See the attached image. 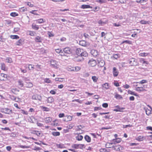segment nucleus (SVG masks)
<instances>
[{
	"instance_id": "nucleus-46",
	"label": "nucleus",
	"mask_w": 152,
	"mask_h": 152,
	"mask_svg": "<svg viewBox=\"0 0 152 152\" xmlns=\"http://www.w3.org/2000/svg\"><path fill=\"white\" fill-rule=\"evenodd\" d=\"M6 60L8 63H11L12 62V59L10 58H7L6 59Z\"/></svg>"
},
{
	"instance_id": "nucleus-62",
	"label": "nucleus",
	"mask_w": 152,
	"mask_h": 152,
	"mask_svg": "<svg viewBox=\"0 0 152 152\" xmlns=\"http://www.w3.org/2000/svg\"><path fill=\"white\" fill-rule=\"evenodd\" d=\"M116 140H115V139H113V140H111V141H110V142H111L112 143V144H115L116 143H116Z\"/></svg>"
},
{
	"instance_id": "nucleus-59",
	"label": "nucleus",
	"mask_w": 152,
	"mask_h": 152,
	"mask_svg": "<svg viewBox=\"0 0 152 152\" xmlns=\"http://www.w3.org/2000/svg\"><path fill=\"white\" fill-rule=\"evenodd\" d=\"M119 56L118 54H115L113 55V57L115 59H117L119 57Z\"/></svg>"
},
{
	"instance_id": "nucleus-10",
	"label": "nucleus",
	"mask_w": 152,
	"mask_h": 152,
	"mask_svg": "<svg viewBox=\"0 0 152 152\" xmlns=\"http://www.w3.org/2000/svg\"><path fill=\"white\" fill-rule=\"evenodd\" d=\"M113 148V149L116 151H120L123 149V148L120 145L114 146Z\"/></svg>"
},
{
	"instance_id": "nucleus-32",
	"label": "nucleus",
	"mask_w": 152,
	"mask_h": 152,
	"mask_svg": "<svg viewBox=\"0 0 152 152\" xmlns=\"http://www.w3.org/2000/svg\"><path fill=\"white\" fill-rule=\"evenodd\" d=\"M149 54L150 53H140L139 55L140 56L145 57Z\"/></svg>"
},
{
	"instance_id": "nucleus-7",
	"label": "nucleus",
	"mask_w": 152,
	"mask_h": 152,
	"mask_svg": "<svg viewBox=\"0 0 152 152\" xmlns=\"http://www.w3.org/2000/svg\"><path fill=\"white\" fill-rule=\"evenodd\" d=\"M1 111L2 113L7 114H10L12 113V110L7 108L1 109Z\"/></svg>"
},
{
	"instance_id": "nucleus-57",
	"label": "nucleus",
	"mask_w": 152,
	"mask_h": 152,
	"mask_svg": "<svg viewBox=\"0 0 152 152\" xmlns=\"http://www.w3.org/2000/svg\"><path fill=\"white\" fill-rule=\"evenodd\" d=\"M139 86H140L139 87L140 88H142V89L143 88H147V85H144L141 86H140V85Z\"/></svg>"
},
{
	"instance_id": "nucleus-18",
	"label": "nucleus",
	"mask_w": 152,
	"mask_h": 152,
	"mask_svg": "<svg viewBox=\"0 0 152 152\" xmlns=\"http://www.w3.org/2000/svg\"><path fill=\"white\" fill-rule=\"evenodd\" d=\"M114 145H113L112 142H107L106 144V147L107 148H113V147Z\"/></svg>"
},
{
	"instance_id": "nucleus-5",
	"label": "nucleus",
	"mask_w": 152,
	"mask_h": 152,
	"mask_svg": "<svg viewBox=\"0 0 152 152\" xmlns=\"http://www.w3.org/2000/svg\"><path fill=\"white\" fill-rule=\"evenodd\" d=\"M72 148L76 149H83L84 148H85L84 145L81 144H74L72 145Z\"/></svg>"
},
{
	"instance_id": "nucleus-31",
	"label": "nucleus",
	"mask_w": 152,
	"mask_h": 152,
	"mask_svg": "<svg viewBox=\"0 0 152 152\" xmlns=\"http://www.w3.org/2000/svg\"><path fill=\"white\" fill-rule=\"evenodd\" d=\"M41 109L42 110H43L44 111L48 112L50 110L49 108L45 107L43 106H41Z\"/></svg>"
},
{
	"instance_id": "nucleus-48",
	"label": "nucleus",
	"mask_w": 152,
	"mask_h": 152,
	"mask_svg": "<svg viewBox=\"0 0 152 152\" xmlns=\"http://www.w3.org/2000/svg\"><path fill=\"white\" fill-rule=\"evenodd\" d=\"M92 79L93 80V81L94 82H97L98 80V78H96V77L95 76H93L92 77Z\"/></svg>"
},
{
	"instance_id": "nucleus-21",
	"label": "nucleus",
	"mask_w": 152,
	"mask_h": 152,
	"mask_svg": "<svg viewBox=\"0 0 152 152\" xmlns=\"http://www.w3.org/2000/svg\"><path fill=\"white\" fill-rule=\"evenodd\" d=\"M23 42V39H20L15 44L16 45H22Z\"/></svg>"
},
{
	"instance_id": "nucleus-55",
	"label": "nucleus",
	"mask_w": 152,
	"mask_h": 152,
	"mask_svg": "<svg viewBox=\"0 0 152 152\" xmlns=\"http://www.w3.org/2000/svg\"><path fill=\"white\" fill-rule=\"evenodd\" d=\"M73 67L69 66L67 68V70L69 71H73Z\"/></svg>"
},
{
	"instance_id": "nucleus-47",
	"label": "nucleus",
	"mask_w": 152,
	"mask_h": 152,
	"mask_svg": "<svg viewBox=\"0 0 152 152\" xmlns=\"http://www.w3.org/2000/svg\"><path fill=\"white\" fill-rule=\"evenodd\" d=\"M132 42L131 41H130L129 40H124V41H123V42H122L123 43H126L130 44H131Z\"/></svg>"
},
{
	"instance_id": "nucleus-44",
	"label": "nucleus",
	"mask_w": 152,
	"mask_h": 152,
	"mask_svg": "<svg viewBox=\"0 0 152 152\" xmlns=\"http://www.w3.org/2000/svg\"><path fill=\"white\" fill-rule=\"evenodd\" d=\"M115 18L116 19H119L120 20H121L123 18V17L122 16L118 15H115Z\"/></svg>"
},
{
	"instance_id": "nucleus-42",
	"label": "nucleus",
	"mask_w": 152,
	"mask_h": 152,
	"mask_svg": "<svg viewBox=\"0 0 152 152\" xmlns=\"http://www.w3.org/2000/svg\"><path fill=\"white\" fill-rule=\"evenodd\" d=\"M36 33L34 31H29V35L32 36H34Z\"/></svg>"
},
{
	"instance_id": "nucleus-38",
	"label": "nucleus",
	"mask_w": 152,
	"mask_h": 152,
	"mask_svg": "<svg viewBox=\"0 0 152 152\" xmlns=\"http://www.w3.org/2000/svg\"><path fill=\"white\" fill-rule=\"evenodd\" d=\"M32 149V150L35 151H40L41 148L38 147L34 146V148H32V146L30 147Z\"/></svg>"
},
{
	"instance_id": "nucleus-20",
	"label": "nucleus",
	"mask_w": 152,
	"mask_h": 152,
	"mask_svg": "<svg viewBox=\"0 0 152 152\" xmlns=\"http://www.w3.org/2000/svg\"><path fill=\"white\" fill-rule=\"evenodd\" d=\"M9 97L12 100L15 101L16 102H18L19 100L18 98L15 97L13 96L10 95Z\"/></svg>"
},
{
	"instance_id": "nucleus-29",
	"label": "nucleus",
	"mask_w": 152,
	"mask_h": 152,
	"mask_svg": "<svg viewBox=\"0 0 152 152\" xmlns=\"http://www.w3.org/2000/svg\"><path fill=\"white\" fill-rule=\"evenodd\" d=\"M115 107L117 109H115L114 110V111L116 112L121 111V110H123L124 109V108L120 107L118 106H116Z\"/></svg>"
},
{
	"instance_id": "nucleus-6",
	"label": "nucleus",
	"mask_w": 152,
	"mask_h": 152,
	"mask_svg": "<svg viewBox=\"0 0 152 152\" xmlns=\"http://www.w3.org/2000/svg\"><path fill=\"white\" fill-rule=\"evenodd\" d=\"M63 51L66 55L71 54L72 50L70 48L66 47L64 48Z\"/></svg>"
},
{
	"instance_id": "nucleus-41",
	"label": "nucleus",
	"mask_w": 152,
	"mask_h": 152,
	"mask_svg": "<svg viewBox=\"0 0 152 152\" xmlns=\"http://www.w3.org/2000/svg\"><path fill=\"white\" fill-rule=\"evenodd\" d=\"M76 138L78 140H81L83 139V136L81 135H78L76 137Z\"/></svg>"
},
{
	"instance_id": "nucleus-52",
	"label": "nucleus",
	"mask_w": 152,
	"mask_h": 152,
	"mask_svg": "<svg viewBox=\"0 0 152 152\" xmlns=\"http://www.w3.org/2000/svg\"><path fill=\"white\" fill-rule=\"evenodd\" d=\"M37 11V10H32L31 11H30V12L32 14H33L34 15H37L38 14L36 13V12Z\"/></svg>"
},
{
	"instance_id": "nucleus-54",
	"label": "nucleus",
	"mask_w": 152,
	"mask_h": 152,
	"mask_svg": "<svg viewBox=\"0 0 152 152\" xmlns=\"http://www.w3.org/2000/svg\"><path fill=\"white\" fill-rule=\"evenodd\" d=\"M99 64L101 66H104V63L103 60H102L100 62H99Z\"/></svg>"
},
{
	"instance_id": "nucleus-36",
	"label": "nucleus",
	"mask_w": 152,
	"mask_h": 152,
	"mask_svg": "<svg viewBox=\"0 0 152 152\" xmlns=\"http://www.w3.org/2000/svg\"><path fill=\"white\" fill-rule=\"evenodd\" d=\"M44 81L45 83H51V81L49 78H45L44 79Z\"/></svg>"
},
{
	"instance_id": "nucleus-56",
	"label": "nucleus",
	"mask_w": 152,
	"mask_h": 152,
	"mask_svg": "<svg viewBox=\"0 0 152 152\" xmlns=\"http://www.w3.org/2000/svg\"><path fill=\"white\" fill-rule=\"evenodd\" d=\"M67 119V121H71L72 120V117L70 115H67L66 116Z\"/></svg>"
},
{
	"instance_id": "nucleus-19",
	"label": "nucleus",
	"mask_w": 152,
	"mask_h": 152,
	"mask_svg": "<svg viewBox=\"0 0 152 152\" xmlns=\"http://www.w3.org/2000/svg\"><path fill=\"white\" fill-rule=\"evenodd\" d=\"M54 101V99L52 97H49L47 100V102L49 103H52Z\"/></svg>"
},
{
	"instance_id": "nucleus-12",
	"label": "nucleus",
	"mask_w": 152,
	"mask_h": 152,
	"mask_svg": "<svg viewBox=\"0 0 152 152\" xmlns=\"http://www.w3.org/2000/svg\"><path fill=\"white\" fill-rule=\"evenodd\" d=\"M90 53L94 57H96L98 55L97 51L96 50H92L91 51Z\"/></svg>"
},
{
	"instance_id": "nucleus-2",
	"label": "nucleus",
	"mask_w": 152,
	"mask_h": 152,
	"mask_svg": "<svg viewBox=\"0 0 152 152\" xmlns=\"http://www.w3.org/2000/svg\"><path fill=\"white\" fill-rule=\"evenodd\" d=\"M32 99L35 100L37 102L38 104H40L41 103L42 97L40 95L34 94L32 96Z\"/></svg>"
},
{
	"instance_id": "nucleus-27",
	"label": "nucleus",
	"mask_w": 152,
	"mask_h": 152,
	"mask_svg": "<svg viewBox=\"0 0 152 152\" xmlns=\"http://www.w3.org/2000/svg\"><path fill=\"white\" fill-rule=\"evenodd\" d=\"M139 61L140 63L142 64H147L148 62L145 60L143 58H140L139 59Z\"/></svg>"
},
{
	"instance_id": "nucleus-40",
	"label": "nucleus",
	"mask_w": 152,
	"mask_h": 152,
	"mask_svg": "<svg viewBox=\"0 0 152 152\" xmlns=\"http://www.w3.org/2000/svg\"><path fill=\"white\" fill-rule=\"evenodd\" d=\"M73 71L77 72L80 69V68L79 66H76L75 67H73Z\"/></svg>"
},
{
	"instance_id": "nucleus-33",
	"label": "nucleus",
	"mask_w": 152,
	"mask_h": 152,
	"mask_svg": "<svg viewBox=\"0 0 152 152\" xmlns=\"http://www.w3.org/2000/svg\"><path fill=\"white\" fill-rule=\"evenodd\" d=\"M144 138L143 136H140L137 137L136 140L139 141H142L143 140Z\"/></svg>"
},
{
	"instance_id": "nucleus-51",
	"label": "nucleus",
	"mask_w": 152,
	"mask_h": 152,
	"mask_svg": "<svg viewBox=\"0 0 152 152\" xmlns=\"http://www.w3.org/2000/svg\"><path fill=\"white\" fill-rule=\"evenodd\" d=\"M27 10V8L25 7H22L20 9V11L21 12H24Z\"/></svg>"
},
{
	"instance_id": "nucleus-49",
	"label": "nucleus",
	"mask_w": 152,
	"mask_h": 152,
	"mask_svg": "<svg viewBox=\"0 0 152 152\" xmlns=\"http://www.w3.org/2000/svg\"><path fill=\"white\" fill-rule=\"evenodd\" d=\"M96 1L97 2H98L100 4L104 3L105 2V0H96Z\"/></svg>"
},
{
	"instance_id": "nucleus-45",
	"label": "nucleus",
	"mask_w": 152,
	"mask_h": 152,
	"mask_svg": "<svg viewBox=\"0 0 152 152\" xmlns=\"http://www.w3.org/2000/svg\"><path fill=\"white\" fill-rule=\"evenodd\" d=\"M102 87L105 88L106 89H108L109 88L108 84L105 83L102 85Z\"/></svg>"
},
{
	"instance_id": "nucleus-8",
	"label": "nucleus",
	"mask_w": 152,
	"mask_h": 152,
	"mask_svg": "<svg viewBox=\"0 0 152 152\" xmlns=\"http://www.w3.org/2000/svg\"><path fill=\"white\" fill-rule=\"evenodd\" d=\"M89 65L92 67L95 66L96 64V62L95 60L91 59H90L88 62Z\"/></svg>"
},
{
	"instance_id": "nucleus-14",
	"label": "nucleus",
	"mask_w": 152,
	"mask_h": 152,
	"mask_svg": "<svg viewBox=\"0 0 152 152\" xmlns=\"http://www.w3.org/2000/svg\"><path fill=\"white\" fill-rule=\"evenodd\" d=\"M34 40L36 42H41L43 39L40 37L38 36L35 38Z\"/></svg>"
},
{
	"instance_id": "nucleus-22",
	"label": "nucleus",
	"mask_w": 152,
	"mask_h": 152,
	"mask_svg": "<svg viewBox=\"0 0 152 152\" xmlns=\"http://www.w3.org/2000/svg\"><path fill=\"white\" fill-rule=\"evenodd\" d=\"M115 97L117 99H123L122 97L120 95H119L117 93H115L114 95Z\"/></svg>"
},
{
	"instance_id": "nucleus-16",
	"label": "nucleus",
	"mask_w": 152,
	"mask_h": 152,
	"mask_svg": "<svg viewBox=\"0 0 152 152\" xmlns=\"http://www.w3.org/2000/svg\"><path fill=\"white\" fill-rule=\"evenodd\" d=\"M52 120V118L51 117H46L45 119V122L47 124L50 123Z\"/></svg>"
},
{
	"instance_id": "nucleus-4",
	"label": "nucleus",
	"mask_w": 152,
	"mask_h": 152,
	"mask_svg": "<svg viewBox=\"0 0 152 152\" xmlns=\"http://www.w3.org/2000/svg\"><path fill=\"white\" fill-rule=\"evenodd\" d=\"M29 121L32 123H37V125L39 127H42L43 126V124H42L37 122V120L35 119V118L33 117H31L30 118V119H29Z\"/></svg>"
},
{
	"instance_id": "nucleus-30",
	"label": "nucleus",
	"mask_w": 152,
	"mask_h": 152,
	"mask_svg": "<svg viewBox=\"0 0 152 152\" xmlns=\"http://www.w3.org/2000/svg\"><path fill=\"white\" fill-rule=\"evenodd\" d=\"M36 21L39 24L43 23L45 22L43 18H40L36 20Z\"/></svg>"
},
{
	"instance_id": "nucleus-50",
	"label": "nucleus",
	"mask_w": 152,
	"mask_h": 152,
	"mask_svg": "<svg viewBox=\"0 0 152 152\" xmlns=\"http://www.w3.org/2000/svg\"><path fill=\"white\" fill-rule=\"evenodd\" d=\"M57 146L58 148H64V145L60 144H58L57 145Z\"/></svg>"
},
{
	"instance_id": "nucleus-35",
	"label": "nucleus",
	"mask_w": 152,
	"mask_h": 152,
	"mask_svg": "<svg viewBox=\"0 0 152 152\" xmlns=\"http://www.w3.org/2000/svg\"><path fill=\"white\" fill-rule=\"evenodd\" d=\"M128 93L129 94H130L131 95H134L135 96H137V94L134 92L130 90H129L128 91Z\"/></svg>"
},
{
	"instance_id": "nucleus-34",
	"label": "nucleus",
	"mask_w": 152,
	"mask_h": 152,
	"mask_svg": "<svg viewBox=\"0 0 152 152\" xmlns=\"http://www.w3.org/2000/svg\"><path fill=\"white\" fill-rule=\"evenodd\" d=\"M52 134L54 136H59L60 135V133L59 132H52Z\"/></svg>"
},
{
	"instance_id": "nucleus-53",
	"label": "nucleus",
	"mask_w": 152,
	"mask_h": 152,
	"mask_svg": "<svg viewBox=\"0 0 152 152\" xmlns=\"http://www.w3.org/2000/svg\"><path fill=\"white\" fill-rule=\"evenodd\" d=\"M10 15L12 17H15L18 15V14L16 12H12L10 13Z\"/></svg>"
},
{
	"instance_id": "nucleus-17",
	"label": "nucleus",
	"mask_w": 152,
	"mask_h": 152,
	"mask_svg": "<svg viewBox=\"0 0 152 152\" xmlns=\"http://www.w3.org/2000/svg\"><path fill=\"white\" fill-rule=\"evenodd\" d=\"M79 44L83 46H86L87 45L86 42L84 40H81L79 42Z\"/></svg>"
},
{
	"instance_id": "nucleus-9",
	"label": "nucleus",
	"mask_w": 152,
	"mask_h": 152,
	"mask_svg": "<svg viewBox=\"0 0 152 152\" xmlns=\"http://www.w3.org/2000/svg\"><path fill=\"white\" fill-rule=\"evenodd\" d=\"M113 75L114 77H117L119 73L118 69L115 67H114L113 68Z\"/></svg>"
},
{
	"instance_id": "nucleus-23",
	"label": "nucleus",
	"mask_w": 152,
	"mask_h": 152,
	"mask_svg": "<svg viewBox=\"0 0 152 152\" xmlns=\"http://www.w3.org/2000/svg\"><path fill=\"white\" fill-rule=\"evenodd\" d=\"M148 82L147 80H143L139 82H134V83H138L139 84H142L144 83H147Z\"/></svg>"
},
{
	"instance_id": "nucleus-60",
	"label": "nucleus",
	"mask_w": 152,
	"mask_h": 152,
	"mask_svg": "<svg viewBox=\"0 0 152 152\" xmlns=\"http://www.w3.org/2000/svg\"><path fill=\"white\" fill-rule=\"evenodd\" d=\"M48 34L49 37H53L54 36V35L50 32H48Z\"/></svg>"
},
{
	"instance_id": "nucleus-26",
	"label": "nucleus",
	"mask_w": 152,
	"mask_h": 152,
	"mask_svg": "<svg viewBox=\"0 0 152 152\" xmlns=\"http://www.w3.org/2000/svg\"><path fill=\"white\" fill-rule=\"evenodd\" d=\"M140 88L139 87H137L135 88V90L138 92H144L145 91H146V90L145 89H140Z\"/></svg>"
},
{
	"instance_id": "nucleus-3",
	"label": "nucleus",
	"mask_w": 152,
	"mask_h": 152,
	"mask_svg": "<svg viewBox=\"0 0 152 152\" xmlns=\"http://www.w3.org/2000/svg\"><path fill=\"white\" fill-rule=\"evenodd\" d=\"M128 61L129 64L132 66H136L138 64L137 60L133 58L129 59Z\"/></svg>"
},
{
	"instance_id": "nucleus-28",
	"label": "nucleus",
	"mask_w": 152,
	"mask_h": 152,
	"mask_svg": "<svg viewBox=\"0 0 152 152\" xmlns=\"http://www.w3.org/2000/svg\"><path fill=\"white\" fill-rule=\"evenodd\" d=\"M84 138L86 141L88 142H89L91 141V137L87 135H86L84 137Z\"/></svg>"
},
{
	"instance_id": "nucleus-61",
	"label": "nucleus",
	"mask_w": 152,
	"mask_h": 152,
	"mask_svg": "<svg viewBox=\"0 0 152 152\" xmlns=\"http://www.w3.org/2000/svg\"><path fill=\"white\" fill-rule=\"evenodd\" d=\"M101 108L99 107H95L94 108V111H96L100 110Z\"/></svg>"
},
{
	"instance_id": "nucleus-39",
	"label": "nucleus",
	"mask_w": 152,
	"mask_h": 152,
	"mask_svg": "<svg viewBox=\"0 0 152 152\" xmlns=\"http://www.w3.org/2000/svg\"><path fill=\"white\" fill-rule=\"evenodd\" d=\"M1 69L4 71H5L6 69L5 64L4 63H1Z\"/></svg>"
},
{
	"instance_id": "nucleus-37",
	"label": "nucleus",
	"mask_w": 152,
	"mask_h": 152,
	"mask_svg": "<svg viewBox=\"0 0 152 152\" xmlns=\"http://www.w3.org/2000/svg\"><path fill=\"white\" fill-rule=\"evenodd\" d=\"M10 38L13 39H18L19 37L17 35H11Z\"/></svg>"
},
{
	"instance_id": "nucleus-63",
	"label": "nucleus",
	"mask_w": 152,
	"mask_h": 152,
	"mask_svg": "<svg viewBox=\"0 0 152 152\" xmlns=\"http://www.w3.org/2000/svg\"><path fill=\"white\" fill-rule=\"evenodd\" d=\"M102 106L104 107L107 108L108 106V104L107 103H104L103 104Z\"/></svg>"
},
{
	"instance_id": "nucleus-11",
	"label": "nucleus",
	"mask_w": 152,
	"mask_h": 152,
	"mask_svg": "<svg viewBox=\"0 0 152 152\" xmlns=\"http://www.w3.org/2000/svg\"><path fill=\"white\" fill-rule=\"evenodd\" d=\"M144 109L145 110L146 113L147 115H149L151 114L152 109L151 107H150V109L145 107Z\"/></svg>"
},
{
	"instance_id": "nucleus-24",
	"label": "nucleus",
	"mask_w": 152,
	"mask_h": 152,
	"mask_svg": "<svg viewBox=\"0 0 152 152\" xmlns=\"http://www.w3.org/2000/svg\"><path fill=\"white\" fill-rule=\"evenodd\" d=\"M81 8L83 9L88 8H92V7L88 5L83 4L81 5Z\"/></svg>"
},
{
	"instance_id": "nucleus-25",
	"label": "nucleus",
	"mask_w": 152,
	"mask_h": 152,
	"mask_svg": "<svg viewBox=\"0 0 152 152\" xmlns=\"http://www.w3.org/2000/svg\"><path fill=\"white\" fill-rule=\"evenodd\" d=\"M32 27L33 29L37 30H38L39 29V26L34 23L32 24Z\"/></svg>"
},
{
	"instance_id": "nucleus-58",
	"label": "nucleus",
	"mask_w": 152,
	"mask_h": 152,
	"mask_svg": "<svg viewBox=\"0 0 152 152\" xmlns=\"http://www.w3.org/2000/svg\"><path fill=\"white\" fill-rule=\"evenodd\" d=\"M21 113L26 115H27L28 114V112L25 111L23 110H21Z\"/></svg>"
},
{
	"instance_id": "nucleus-43",
	"label": "nucleus",
	"mask_w": 152,
	"mask_h": 152,
	"mask_svg": "<svg viewBox=\"0 0 152 152\" xmlns=\"http://www.w3.org/2000/svg\"><path fill=\"white\" fill-rule=\"evenodd\" d=\"M140 23L142 24H148L149 23L148 21H146L144 20H142L140 22Z\"/></svg>"
},
{
	"instance_id": "nucleus-13",
	"label": "nucleus",
	"mask_w": 152,
	"mask_h": 152,
	"mask_svg": "<svg viewBox=\"0 0 152 152\" xmlns=\"http://www.w3.org/2000/svg\"><path fill=\"white\" fill-rule=\"evenodd\" d=\"M7 75L1 73L0 75V80H5L7 79Z\"/></svg>"
},
{
	"instance_id": "nucleus-1",
	"label": "nucleus",
	"mask_w": 152,
	"mask_h": 152,
	"mask_svg": "<svg viewBox=\"0 0 152 152\" xmlns=\"http://www.w3.org/2000/svg\"><path fill=\"white\" fill-rule=\"evenodd\" d=\"M76 53L78 56L82 57H86L88 54L87 52L82 49L77 48L76 50Z\"/></svg>"
},
{
	"instance_id": "nucleus-15",
	"label": "nucleus",
	"mask_w": 152,
	"mask_h": 152,
	"mask_svg": "<svg viewBox=\"0 0 152 152\" xmlns=\"http://www.w3.org/2000/svg\"><path fill=\"white\" fill-rule=\"evenodd\" d=\"M50 64L53 67L56 68L57 66V64L56 61L52 60L50 61Z\"/></svg>"
},
{
	"instance_id": "nucleus-64",
	"label": "nucleus",
	"mask_w": 152,
	"mask_h": 152,
	"mask_svg": "<svg viewBox=\"0 0 152 152\" xmlns=\"http://www.w3.org/2000/svg\"><path fill=\"white\" fill-rule=\"evenodd\" d=\"M50 93L54 95L56 94V92L55 90H53L50 91Z\"/></svg>"
}]
</instances>
